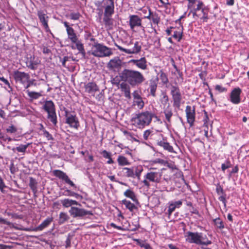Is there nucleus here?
I'll use <instances>...</instances> for the list:
<instances>
[{"label":"nucleus","instance_id":"nucleus-50","mask_svg":"<svg viewBox=\"0 0 249 249\" xmlns=\"http://www.w3.org/2000/svg\"><path fill=\"white\" fill-rule=\"evenodd\" d=\"M173 37L177 39L178 41H180L182 37V32L175 31Z\"/></svg>","mask_w":249,"mask_h":249},{"label":"nucleus","instance_id":"nucleus-46","mask_svg":"<svg viewBox=\"0 0 249 249\" xmlns=\"http://www.w3.org/2000/svg\"><path fill=\"white\" fill-rule=\"evenodd\" d=\"M161 104L164 106V107H166V106L170 105L169 103V97L166 93L163 94V97L160 99Z\"/></svg>","mask_w":249,"mask_h":249},{"label":"nucleus","instance_id":"nucleus-34","mask_svg":"<svg viewBox=\"0 0 249 249\" xmlns=\"http://www.w3.org/2000/svg\"><path fill=\"white\" fill-rule=\"evenodd\" d=\"M133 170L134 172V178H137L138 180H140L141 175L143 171V168L141 166L133 167Z\"/></svg>","mask_w":249,"mask_h":249},{"label":"nucleus","instance_id":"nucleus-12","mask_svg":"<svg viewBox=\"0 0 249 249\" xmlns=\"http://www.w3.org/2000/svg\"><path fill=\"white\" fill-rule=\"evenodd\" d=\"M123 64L122 61L119 57H115L110 60L107 64V67L114 71H119Z\"/></svg>","mask_w":249,"mask_h":249},{"label":"nucleus","instance_id":"nucleus-15","mask_svg":"<svg viewBox=\"0 0 249 249\" xmlns=\"http://www.w3.org/2000/svg\"><path fill=\"white\" fill-rule=\"evenodd\" d=\"M116 46L120 51L123 52L128 54H137L140 52L142 49L141 45L139 44V42L138 41L135 42L133 47L130 49H125L119 45H116Z\"/></svg>","mask_w":249,"mask_h":249},{"label":"nucleus","instance_id":"nucleus-7","mask_svg":"<svg viewBox=\"0 0 249 249\" xmlns=\"http://www.w3.org/2000/svg\"><path fill=\"white\" fill-rule=\"evenodd\" d=\"M170 93L173 101V106L179 108L182 100V95L179 87L176 85H172L170 88Z\"/></svg>","mask_w":249,"mask_h":249},{"label":"nucleus","instance_id":"nucleus-44","mask_svg":"<svg viewBox=\"0 0 249 249\" xmlns=\"http://www.w3.org/2000/svg\"><path fill=\"white\" fill-rule=\"evenodd\" d=\"M30 143H28L27 144H20L18 146L15 148V149L18 152L25 153L26 151L27 148L29 146Z\"/></svg>","mask_w":249,"mask_h":249},{"label":"nucleus","instance_id":"nucleus-33","mask_svg":"<svg viewBox=\"0 0 249 249\" xmlns=\"http://www.w3.org/2000/svg\"><path fill=\"white\" fill-rule=\"evenodd\" d=\"M122 173L124 176L127 178H134V172L133 167L131 168L124 167L122 168Z\"/></svg>","mask_w":249,"mask_h":249},{"label":"nucleus","instance_id":"nucleus-21","mask_svg":"<svg viewBox=\"0 0 249 249\" xmlns=\"http://www.w3.org/2000/svg\"><path fill=\"white\" fill-rule=\"evenodd\" d=\"M129 63H132L138 68L142 70H145L147 69V60L144 57H142L140 59H131Z\"/></svg>","mask_w":249,"mask_h":249},{"label":"nucleus","instance_id":"nucleus-14","mask_svg":"<svg viewBox=\"0 0 249 249\" xmlns=\"http://www.w3.org/2000/svg\"><path fill=\"white\" fill-rule=\"evenodd\" d=\"M65 123L69 125L71 127L77 129L79 126V122L78 118L76 116L74 112L72 113H70L68 116H65Z\"/></svg>","mask_w":249,"mask_h":249},{"label":"nucleus","instance_id":"nucleus-11","mask_svg":"<svg viewBox=\"0 0 249 249\" xmlns=\"http://www.w3.org/2000/svg\"><path fill=\"white\" fill-rule=\"evenodd\" d=\"M53 174L55 177L64 181L66 183L71 185L74 188H76L75 184L69 178L67 174L60 170H54L53 171Z\"/></svg>","mask_w":249,"mask_h":249},{"label":"nucleus","instance_id":"nucleus-52","mask_svg":"<svg viewBox=\"0 0 249 249\" xmlns=\"http://www.w3.org/2000/svg\"><path fill=\"white\" fill-rule=\"evenodd\" d=\"M81 15L79 12L71 13L70 14V18L72 20H78L81 17Z\"/></svg>","mask_w":249,"mask_h":249},{"label":"nucleus","instance_id":"nucleus-62","mask_svg":"<svg viewBox=\"0 0 249 249\" xmlns=\"http://www.w3.org/2000/svg\"><path fill=\"white\" fill-rule=\"evenodd\" d=\"M110 226L111 227H113L115 229H116L117 230H121V231H123L124 230V228L121 227V226H117L115 223H111L110 224Z\"/></svg>","mask_w":249,"mask_h":249},{"label":"nucleus","instance_id":"nucleus-27","mask_svg":"<svg viewBox=\"0 0 249 249\" xmlns=\"http://www.w3.org/2000/svg\"><path fill=\"white\" fill-rule=\"evenodd\" d=\"M163 113L165 117L164 122L166 124H171V118L173 115V113L172 108L170 105H168L166 107H163Z\"/></svg>","mask_w":249,"mask_h":249},{"label":"nucleus","instance_id":"nucleus-61","mask_svg":"<svg viewBox=\"0 0 249 249\" xmlns=\"http://www.w3.org/2000/svg\"><path fill=\"white\" fill-rule=\"evenodd\" d=\"M35 85L34 83V80H29L27 82L25 85H24L25 89H27L29 88L31 86Z\"/></svg>","mask_w":249,"mask_h":249},{"label":"nucleus","instance_id":"nucleus-48","mask_svg":"<svg viewBox=\"0 0 249 249\" xmlns=\"http://www.w3.org/2000/svg\"><path fill=\"white\" fill-rule=\"evenodd\" d=\"M134 104L135 105L137 106L140 109L142 108L143 107L144 104L142 98L134 100Z\"/></svg>","mask_w":249,"mask_h":249},{"label":"nucleus","instance_id":"nucleus-53","mask_svg":"<svg viewBox=\"0 0 249 249\" xmlns=\"http://www.w3.org/2000/svg\"><path fill=\"white\" fill-rule=\"evenodd\" d=\"M6 131L8 133H15L17 131V128L15 126L12 124L6 128Z\"/></svg>","mask_w":249,"mask_h":249},{"label":"nucleus","instance_id":"nucleus-32","mask_svg":"<svg viewBox=\"0 0 249 249\" xmlns=\"http://www.w3.org/2000/svg\"><path fill=\"white\" fill-rule=\"evenodd\" d=\"M214 226L218 229L222 230L225 228V223L220 217H217L213 220Z\"/></svg>","mask_w":249,"mask_h":249},{"label":"nucleus","instance_id":"nucleus-59","mask_svg":"<svg viewBox=\"0 0 249 249\" xmlns=\"http://www.w3.org/2000/svg\"><path fill=\"white\" fill-rule=\"evenodd\" d=\"M230 162L229 161H227V164L225 163H223L221 165V169L223 171H225V170L230 167Z\"/></svg>","mask_w":249,"mask_h":249},{"label":"nucleus","instance_id":"nucleus-55","mask_svg":"<svg viewBox=\"0 0 249 249\" xmlns=\"http://www.w3.org/2000/svg\"><path fill=\"white\" fill-rule=\"evenodd\" d=\"M215 90L218 91L219 92H226L227 91V89L222 87L220 85H217L215 87Z\"/></svg>","mask_w":249,"mask_h":249},{"label":"nucleus","instance_id":"nucleus-29","mask_svg":"<svg viewBox=\"0 0 249 249\" xmlns=\"http://www.w3.org/2000/svg\"><path fill=\"white\" fill-rule=\"evenodd\" d=\"M61 203L63 206L65 208H68L69 207H73L72 205H74L81 206V205L77 201L69 198H65L64 199L61 200Z\"/></svg>","mask_w":249,"mask_h":249},{"label":"nucleus","instance_id":"nucleus-57","mask_svg":"<svg viewBox=\"0 0 249 249\" xmlns=\"http://www.w3.org/2000/svg\"><path fill=\"white\" fill-rule=\"evenodd\" d=\"M101 154L103 157L106 159L109 158L111 156V153L106 150H103Z\"/></svg>","mask_w":249,"mask_h":249},{"label":"nucleus","instance_id":"nucleus-5","mask_svg":"<svg viewBox=\"0 0 249 249\" xmlns=\"http://www.w3.org/2000/svg\"><path fill=\"white\" fill-rule=\"evenodd\" d=\"M91 51V54L98 57H108L113 54L111 48L97 42L94 44Z\"/></svg>","mask_w":249,"mask_h":249},{"label":"nucleus","instance_id":"nucleus-58","mask_svg":"<svg viewBox=\"0 0 249 249\" xmlns=\"http://www.w3.org/2000/svg\"><path fill=\"white\" fill-rule=\"evenodd\" d=\"M6 186L4 184V182L2 179V178L0 177V190L2 193H4V188Z\"/></svg>","mask_w":249,"mask_h":249},{"label":"nucleus","instance_id":"nucleus-23","mask_svg":"<svg viewBox=\"0 0 249 249\" xmlns=\"http://www.w3.org/2000/svg\"><path fill=\"white\" fill-rule=\"evenodd\" d=\"M129 18V25L131 29H133L136 27H142V19L137 15H130Z\"/></svg>","mask_w":249,"mask_h":249},{"label":"nucleus","instance_id":"nucleus-10","mask_svg":"<svg viewBox=\"0 0 249 249\" xmlns=\"http://www.w3.org/2000/svg\"><path fill=\"white\" fill-rule=\"evenodd\" d=\"M185 111L187 118V122L189 124L190 126L192 127L194 124L196 119L195 107L193 106L191 107L190 106H187Z\"/></svg>","mask_w":249,"mask_h":249},{"label":"nucleus","instance_id":"nucleus-24","mask_svg":"<svg viewBox=\"0 0 249 249\" xmlns=\"http://www.w3.org/2000/svg\"><path fill=\"white\" fill-rule=\"evenodd\" d=\"M161 137L162 138V140L159 139L156 140L157 145L163 147L164 150L169 152H173L174 149L173 146L169 142H167L166 139L163 136Z\"/></svg>","mask_w":249,"mask_h":249},{"label":"nucleus","instance_id":"nucleus-45","mask_svg":"<svg viewBox=\"0 0 249 249\" xmlns=\"http://www.w3.org/2000/svg\"><path fill=\"white\" fill-rule=\"evenodd\" d=\"M111 16L104 15L103 21L106 26H109L112 25Z\"/></svg>","mask_w":249,"mask_h":249},{"label":"nucleus","instance_id":"nucleus-9","mask_svg":"<svg viewBox=\"0 0 249 249\" xmlns=\"http://www.w3.org/2000/svg\"><path fill=\"white\" fill-rule=\"evenodd\" d=\"M242 92V89L239 87L233 89L230 93L229 100L233 104H239L241 102Z\"/></svg>","mask_w":249,"mask_h":249},{"label":"nucleus","instance_id":"nucleus-25","mask_svg":"<svg viewBox=\"0 0 249 249\" xmlns=\"http://www.w3.org/2000/svg\"><path fill=\"white\" fill-rule=\"evenodd\" d=\"M104 15L110 16L114 13V1H106Z\"/></svg>","mask_w":249,"mask_h":249},{"label":"nucleus","instance_id":"nucleus-31","mask_svg":"<svg viewBox=\"0 0 249 249\" xmlns=\"http://www.w3.org/2000/svg\"><path fill=\"white\" fill-rule=\"evenodd\" d=\"M122 204L125 205L126 209H128L131 212H134L137 210V207L130 201L126 199H124L122 201Z\"/></svg>","mask_w":249,"mask_h":249},{"label":"nucleus","instance_id":"nucleus-60","mask_svg":"<svg viewBox=\"0 0 249 249\" xmlns=\"http://www.w3.org/2000/svg\"><path fill=\"white\" fill-rule=\"evenodd\" d=\"M71 245V239L70 238V236L69 235L65 241V247L66 248H69Z\"/></svg>","mask_w":249,"mask_h":249},{"label":"nucleus","instance_id":"nucleus-42","mask_svg":"<svg viewBox=\"0 0 249 249\" xmlns=\"http://www.w3.org/2000/svg\"><path fill=\"white\" fill-rule=\"evenodd\" d=\"M158 74L160 79L164 84H167L169 82L167 74L162 70H160Z\"/></svg>","mask_w":249,"mask_h":249},{"label":"nucleus","instance_id":"nucleus-1","mask_svg":"<svg viewBox=\"0 0 249 249\" xmlns=\"http://www.w3.org/2000/svg\"><path fill=\"white\" fill-rule=\"evenodd\" d=\"M119 75L121 81L129 84L132 87L138 86L145 80L142 73L136 70L124 69Z\"/></svg>","mask_w":249,"mask_h":249},{"label":"nucleus","instance_id":"nucleus-4","mask_svg":"<svg viewBox=\"0 0 249 249\" xmlns=\"http://www.w3.org/2000/svg\"><path fill=\"white\" fill-rule=\"evenodd\" d=\"M42 109L47 114V118L54 125L57 124L55 106L52 100L45 101L42 106Z\"/></svg>","mask_w":249,"mask_h":249},{"label":"nucleus","instance_id":"nucleus-3","mask_svg":"<svg viewBox=\"0 0 249 249\" xmlns=\"http://www.w3.org/2000/svg\"><path fill=\"white\" fill-rule=\"evenodd\" d=\"M186 241L190 244L208 246L212 244L206 234L202 232L187 231L185 235Z\"/></svg>","mask_w":249,"mask_h":249},{"label":"nucleus","instance_id":"nucleus-6","mask_svg":"<svg viewBox=\"0 0 249 249\" xmlns=\"http://www.w3.org/2000/svg\"><path fill=\"white\" fill-rule=\"evenodd\" d=\"M151 171L147 172L144 176V180L142 181L143 186L149 188L150 186V182L158 183L160 182L162 172L159 170L158 171H153V170L156 169L154 168H151Z\"/></svg>","mask_w":249,"mask_h":249},{"label":"nucleus","instance_id":"nucleus-35","mask_svg":"<svg viewBox=\"0 0 249 249\" xmlns=\"http://www.w3.org/2000/svg\"><path fill=\"white\" fill-rule=\"evenodd\" d=\"M117 161L118 162V164L122 166L129 165L130 164V162L127 159L122 155H119L118 156L117 158Z\"/></svg>","mask_w":249,"mask_h":249},{"label":"nucleus","instance_id":"nucleus-63","mask_svg":"<svg viewBox=\"0 0 249 249\" xmlns=\"http://www.w3.org/2000/svg\"><path fill=\"white\" fill-rule=\"evenodd\" d=\"M178 75V80L180 81L181 82H182L183 81V73L182 71H181L180 70H179L177 72Z\"/></svg>","mask_w":249,"mask_h":249},{"label":"nucleus","instance_id":"nucleus-38","mask_svg":"<svg viewBox=\"0 0 249 249\" xmlns=\"http://www.w3.org/2000/svg\"><path fill=\"white\" fill-rule=\"evenodd\" d=\"M124 194L126 197L130 198L133 201L138 203V200L137 199L135 193L132 190L130 189H127L124 192Z\"/></svg>","mask_w":249,"mask_h":249},{"label":"nucleus","instance_id":"nucleus-17","mask_svg":"<svg viewBox=\"0 0 249 249\" xmlns=\"http://www.w3.org/2000/svg\"><path fill=\"white\" fill-rule=\"evenodd\" d=\"M62 23L66 29L68 38L72 43L76 42L78 41V38L74 29L70 26L69 23L68 22L63 21Z\"/></svg>","mask_w":249,"mask_h":249},{"label":"nucleus","instance_id":"nucleus-2","mask_svg":"<svg viewBox=\"0 0 249 249\" xmlns=\"http://www.w3.org/2000/svg\"><path fill=\"white\" fill-rule=\"evenodd\" d=\"M153 118H157L158 116L150 111H145L134 114L130 121L137 128L143 129L151 124Z\"/></svg>","mask_w":249,"mask_h":249},{"label":"nucleus","instance_id":"nucleus-41","mask_svg":"<svg viewBox=\"0 0 249 249\" xmlns=\"http://www.w3.org/2000/svg\"><path fill=\"white\" fill-rule=\"evenodd\" d=\"M157 88V84L154 81H151L150 83L149 89L150 90L151 95L155 97L156 96V91Z\"/></svg>","mask_w":249,"mask_h":249},{"label":"nucleus","instance_id":"nucleus-56","mask_svg":"<svg viewBox=\"0 0 249 249\" xmlns=\"http://www.w3.org/2000/svg\"><path fill=\"white\" fill-rule=\"evenodd\" d=\"M43 135L48 140H53L52 135L50 134V133L47 130H45L43 131Z\"/></svg>","mask_w":249,"mask_h":249},{"label":"nucleus","instance_id":"nucleus-54","mask_svg":"<svg viewBox=\"0 0 249 249\" xmlns=\"http://www.w3.org/2000/svg\"><path fill=\"white\" fill-rule=\"evenodd\" d=\"M176 208V206H175V205L173 204V203L172 202L169 204L168 210V213L169 215H170L172 214Z\"/></svg>","mask_w":249,"mask_h":249},{"label":"nucleus","instance_id":"nucleus-18","mask_svg":"<svg viewBox=\"0 0 249 249\" xmlns=\"http://www.w3.org/2000/svg\"><path fill=\"white\" fill-rule=\"evenodd\" d=\"M53 217H48L45 220H44L37 227L31 229H26V231H41L46 228L48 227L53 221Z\"/></svg>","mask_w":249,"mask_h":249},{"label":"nucleus","instance_id":"nucleus-16","mask_svg":"<svg viewBox=\"0 0 249 249\" xmlns=\"http://www.w3.org/2000/svg\"><path fill=\"white\" fill-rule=\"evenodd\" d=\"M37 15L38 17L40 22L41 23L42 26L45 29L46 32L50 33L52 36H53V34L51 32L48 24L49 17L47 16L42 10L38 11Z\"/></svg>","mask_w":249,"mask_h":249},{"label":"nucleus","instance_id":"nucleus-26","mask_svg":"<svg viewBox=\"0 0 249 249\" xmlns=\"http://www.w3.org/2000/svg\"><path fill=\"white\" fill-rule=\"evenodd\" d=\"M216 192L218 195L220 196L218 197V200L221 201L224 204V206L225 208L226 207V194L224 191L223 188L220 185H217L216 188Z\"/></svg>","mask_w":249,"mask_h":249},{"label":"nucleus","instance_id":"nucleus-39","mask_svg":"<svg viewBox=\"0 0 249 249\" xmlns=\"http://www.w3.org/2000/svg\"><path fill=\"white\" fill-rule=\"evenodd\" d=\"M27 92L28 96L32 99H37L42 96V91L37 92L27 90Z\"/></svg>","mask_w":249,"mask_h":249},{"label":"nucleus","instance_id":"nucleus-22","mask_svg":"<svg viewBox=\"0 0 249 249\" xmlns=\"http://www.w3.org/2000/svg\"><path fill=\"white\" fill-rule=\"evenodd\" d=\"M39 62L40 61L36 58L34 56L27 57L25 62L27 67L33 70L37 69Z\"/></svg>","mask_w":249,"mask_h":249},{"label":"nucleus","instance_id":"nucleus-13","mask_svg":"<svg viewBox=\"0 0 249 249\" xmlns=\"http://www.w3.org/2000/svg\"><path fill=\"white\" fill-rule=\"evenodd\" d=\"M13 76L16 82H19L23 85L26 84L30 78L29 74L18 70L14 72Z\"/></svg>","mask_w":249,"mask_h":249},{"label":"nucleus","instance_id":"nucleus-49","mask_svg":"<svg viewBox=\"0 0 249 249\" xmlns=\"http://www.w3.org/2000/svg\"><path fill=\"white\" fill-rule=\"evenodd\" d=\"M138 245L142 248H143L144 249H151V247L150 245L143 241L137 240Z\"/></svg>","mask_w":249,"mask_h":249},{"label":"nucleus","instance_id":"nucleus-30","mask_svg":"<svg viewBox=\"0 0 249 249\" xmlns=\"http://www.w3.org/2000/svg\"><path fill=\"white\" fill-rule=\"evenodd\" d=\"M196 2H197L196 7L194 8L193 10L190 11V13L193 14L194 18L195 17H199V15L197 14V12L200 10H202L204 7L205 6L202 1L198 0Z\"/></svg>","mask_w":249,"mask_h":249},{"label":"nucleus","instance_id":"nucleus-37","mask_svg":"<svg viewBox=\"0 0 249 249\" xmlns=\"http://www.w3.org/2000/svg\"><path fill=\"white\" fill-rule=\"evenodd\" d=\"M63 195L67 196H73L77 199H81L82 198L81 195L76 193L70 190L67 189L63 193Z\"/></svg>","mask_w":249,"mask_h":249},{"label":"nucleus","instance_id":"nucleus-51","mask_svg":"<svg viewBox=\"0 0 249 249\" xmlns=\"http://www.w3.org/2000/svg\"><path fill=\"white\" fill-rule=\"evenodd\" d=\"M84 37L86 40H89L90 41L93 42L95 41V38L92 36L91 34L89 32L85 31Z\"/></svg>","mask_w":249,"mask_h":249},{"label":"nucleus","instance_id":"nucleus-43","mask_svg":"<svg viewBox=\"0 0 249 249\" xmlns=\"http://www.w3.org/2000/svg\"><path fill=\"white\" fill-rule=\"evenodd\" d=\"M70 218L67 213L61 212L59 214V224H63Z\"/></svg>","mask_w":249,"mask_h":249},{"label":"nucleus","instance_id":"nucleus-64","mask_svg":"<svg viewBox=\"0 0 249 249\" xmlns=\"http://www.w3.org/2000/svg\"><path fill=\"white\" fill-rule=\"evenodd\" d=\"M104 97V95L102 93V92H100L99 94H98L95 97V98L99 101H101L103 100Z\"/></svg>","mask_w":249,"mask_h":249},{"label":"nucleus","instance_id":"nucleus-47","mask_svg":"<svg viewBox=\"0 0 249 249\" xmlns=\"http://www.w3.org/2000/svg\"><path fill=\"white\" fill-rule=\"evenodd\" d=\"M74 43L76 44V48L79 51V52L81 53L85 54V51L83 44L81 43L78 40L76 42H75Z\"/></svg>","mask_w":249,"mask_h":249},{"label":"nucleus","instance_id":"nucleus-28","mask_svg":"<svg viewBox=\"0 0 249 249\" xmlns=\"http://www.w3.org/2000/svg\"><path fill=\"white\" fill-rule=\"evenodd\" d=\"M148 12L149 13L148 15L145 16L144 18L149 20H152L153 23L158 25L160 20V17L159 16L158 14L156 13H152L150 9H148Z\"/></svg>","mask_w":249,"mask_h":249},{"label":"nucleus","instance_id":"nucleus-20","mask_svg":"<svg viewBox=\"0 0 249 249\" xmlns=\"http://www.w3.org/2000/svg\"><path fill=\"white\" fill-rule=\"evenodd\" d=\"M85 91L95 96L96 92L99 91V88L95 82H90L85 84Z\"/></svg>","mask_w":249,"mask_h":249},{"label":"nucleus","instance_id":"nucleus-8","mask_svg":"<svg viewBox=\"0 0 249 249\" xmlns=\"http://www.w3.org/2000/svg\"><path fill=\"white\" fill-rule=\"evenodd\" d=\"M69 212L70 215L73 218H83L87 217L88 215H93L91 211L76 207H71Z\"/></svg>","mask_w":249,"mask_h":249},{"label":"nucleus","instance_id":"nucleus-36","mask_svg":"<svg viewBox=\"0 0 249 249\" xmlns=\"http://www.w3.org/2000/svg\"><path fill=\"white\" fill-rule=\"evenodd\" d=\"M29 179H30V182H29V185L31 189L32 190V192L34 194H36L37 191V182L36 181V179L33 178V177H30Z\"/></svg>","mask_w":249,"mask_h":249},{"label":"nucleus","instance_id":"nucleus-40","mask_svg":"<svg viewBox=\"0 0 249 249\" xmlns=\"http://www.w3.org/2000/svg\"><path fill=\"white\" fill-rule=\"evenodd\" d=\"M209 11V8L208 6H204L202 9L201 12L203 14L202 17L201 19H203L204 22H207L209 19L208 17V12Z\"/></svg>","mask_w":249,"mask_h":249},{"label":"nucleus","instance_id":"nucleus-19","mask_svg":"<svg viewBox=\"0 0 249 249\" xmlns=\"http://www.w3.org/2000/svg\"><path fill=\"white\" fill-rule=\"evenodd\" d=\"M162 137V134L160 133L159 131H154L153 129H147L144 131L143 138L144 140L149 139H155L156 137Z\"/></svg>","mask_w":249,"mask_h":249}]
</instances>
